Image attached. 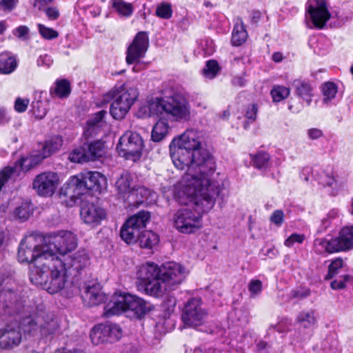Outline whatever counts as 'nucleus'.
Returning a JSON list of instances; mask_svg holds the SVG:
<instances>
[{"label":"nucleus","mask_w":353,"mask_h":353,"mask_svg":"<svg viewBox=\"0 0 353 353\" xmlns=\"http://www.w3.org/2000/svg\"><path fill=\"white\" fill-rule=\"evenodd\" d=\"M172 163L179 170L187 169L184 181L191 184L213 182L211 176L215 171V161L209 151L203 148L199 132L188 129L172 139L170 144Z\"/></svg>","instance_id":"nucleus-1"},{"label":"nucleus","mask_w":353,"mask_h":353,"mask_svg":"<svg viewBox=\"0 0 353 353\" xmlns=\"http://www.w3.org/2000/svg\"><path fill=\"white\" fill-rule=\"evenodd\" d=\"M185 192L192 197L196 209L182 208L174 214V226L183 234L194 233L202 227V214L212 209L216 199L221 201L228 196V190L223 182L213 181L207 184H191L185 181Z\"/></svg>","instance_id":"nucleus-2"},{"label":"nucleus","mask_w":353,"mask_h":353,"mask_svg":"<svg viewBox=\"0 0 353 353\" xmlns=\"http://www.w3.org/2000/svg\"><path fill=\"white\" fill-rule=\"evenodd\" d=\"M53 255V250L45 245H37L33 237H26L18 248V261L20 263H32L30 279L32 283H41L43 276V268Z\"/></svg>","instance_id":"nucleus-3"},{"label":"nucleus","mask_w":353,"mask_h":353,"mask_svg":"<svg viewBox=\"0 0 353 353\" xmlns=\"http://www.w3.org/2000/svg\"><path fill=\"white\" fill-rule=\"evenodd\" d=\"M148 108L150 117L165 114L178 122L188 121L191 119L190 105L183 97L179 94L152 99L148 101Z\"/></svg>","instance_id":"nucleus-4"},{"label":"nucleus","mask_w":353,"mask_h":353,"mask_svg":"<svg viewBox=\"0 0 353 353\" xmlns=\"http://www.w3.org/2000/svg\"><path fill=\"white\" fill-rule=\"evenodd\" d=\"M42 272L43 281L41 283H34V285L41 286L50 294L59 292L64 289H67L71 294L78 292L77 288L68 289L70 285L68 268L66 263L59 256H54L53 254L43 268Z\"/></svg>","instance_id":"nucleus-5"},{"label":"nucleus","mask_w":353,"mask_h":353,"mask_svg":"<svg viewBox=\"0 0 353 353\" xmlns=\"http://www.w3.org/2000/svg\"><path fill=\"white\" fill-rule=\"evenodd\" d=\"M149 310L146 303L141 298L129 294H114L105 306L103 316L110 317L122 312H131L136 318H141Z\"/></svg>","instance_id":"nucleus-6"},{"label":"nucleus","mask_w":353,"mask_h":353,"mask_svg":"<svg viewBox=\"0 0 353 353\" xmlns=\"http://www.w3.org/2000/svg\"><path fill=\"white\" fill-rule=\"evenodd\" d=\"M137 288L146 294L159 297L165 294V288L161 284V266L154 262L141 265L137 273Z\"/></svg>","instance_id":"nucleus-7"},{"label":"nucleus","mask_w":353,"mask_h":353,"mask_svg":"<svg viewBox=\"0 0 353 353\" xmlns=\"http://www.w3.org/2000/svg\"><path fill=\"white\" fill-rule=\"evenodd\" d=\"M21 325L25 332L41 339L52 338L59 329L58 321L49 315L23 318Z\"/></svg>","instance_id":"nucleus-8"},{"label":"nucleus","mask_w":353,"mask_h":353,"mask_svg":"<svg viewBox=\"0 0 353 353\" xmlns=\"http://www.w3.org/2000/svg\"><path fill=\"white\" fill-rule=\"evenodd\" d=\"M314 251L317 254L326 252H345L353 248V226L343 228L336 237L329 240L326 239H316L314 242Z\"/></svg>","instance_id":"nucleus-9"},{"label":"nucleus","mask_w":353,"mask_h":353,"mask_svg":"<svg viewBox=\"0 0 353 353\" xmlns=\"http://www.w3.org/2000/svg\"><path fill=\"white\" fill-rule=\"evenodd\" d=\"M139 92L136 88L123 84L117 90L112 101L110 113L115 119H123L132 105L138 98Z\"/></svg>","instance_id":"nucleus-10"},{"label":"nucleus","mask_w":353,"mask_h":353,"mask_svg":"<svg viewBox=\"0 0 353 353\" xmlns=\"http://www.w3.org/2000/svg\"><path fill=\"white\" fill-rule=\"evenodd\" d=\"M43 242L53 250L54 256H57V252L64 256L74 250L77 245L75 235L69 231H60L50 234L44 237Z\"/></svg>","instance_id":"nucleus-11"},{"label":"nucleus","mask_w":353,"mask_h":353,"mask_svg":"<svg viewBox=\"0 0 353 353\" xmlns=\"http://www.w3.org/2000/svg\"><path fill=\"white\" fill-rule=\"evenodd\" d=\"M185 277V268L180 264L170 261L161 265V285L165 293L175 290Z\"/></svg>","instance_id":"nucleus-12"},{"label":"nucleus","mask_w":353,"mask_h":353,"mask_svg":"<svg viewBox=\"0 0 353 353\" xmlns=\"http://www.w3.org/2000/svg\"><path fill=\"white\" fill-rule=\"evenodd\" d=\"M143 147V140L139 134L127 132L120 138L117 150L120 156L135 161L140 157Z\"/></svg>","instance_id":"nucleus-13"},{"label":"nucleus","mask_w":353,"mask_h":353,"mask_svg":"<svg viewBox=\"0 0 353 353\" xmlns=\"http://www.w3.org/2000/svg\"><path fill=\"white\" fill-rule=\"evenodd\" d=\"M62 145V139L60 137H54L46 141L41 154L30 155L23 157L19 161V165L21 170L28 171L33 166L40 163L43 159L50 156L60 149Z\"/></svg>","instance_id":"nucleus-14"},{"label":"nucleus","mask_w":353,"mask_h":353,"mask_svg":"<svg viewBox=\"0 0 353 353\" xmlns=\"http://www.w3.org/2000/svg\"><path fill=\"white\" fill-rule=\"evenodd\" d=\"M206 316L205 310L201 307V299L192 298L185 303L181 319L185 326L196 327L203 324Z\"/></svg>","instance_id":"nucleus-15"},{"label":"nucleus","mask_w":353,"mask_h":353,"mask_svg":"<svg viewBox=\"0 0 353 353\" xmlns=\"http://www.w3.org/2000/svg\"><path fill=\"white\" fill-rule=\"evenodd\" d=\"M103 143L99 140L85 142L74 149L69 155V159L74 163H84L94 161L102 156Z\"/></svg>","instance_id":"nucleus-16"},{"label":"nucleus","mask_w":353,"mask_h":353,"mask_svg":"<svg viewBox=\"0 0 353 353\" xmlns=\"http://www.w3.org/2000/svg\"><path fill=\"white\" fill-rule=\"evenodd\" d=\"M149 47L148 32H139L134 37L126 52V63L128 65L137 63L143 59Z\"/></svg>","instance_id":"nucleus-17"},{"label":"nucleus","mask_w":353,"mask_h":353,"mask_svg":"<svg viewBox=\"0 0 353 353\" xmlns=\"http://www.w3.org/2000/svg\"><path fill=\"white\" fill-rule=\"evenodd\" d=\"M306 10L314 26L323 29L331 18L327 5L324 0H308Z\"/></svg>","instance_id":"nucleus-18"},{"label":"nucleus","mask_w":353,"mask_h":353,"mask_svg":"<svg viewBox=\"0 0 353 353\" xmlns=\"http://www.w3.org/2000/svg\"><path fill=\"white\" fill-rule=\"evenodd\" d=\"M59 184V176L54 172H46L38 174L33 181L32 188L39 195L52 196Z\"/></svg>","instance_id":"nucleus-19"},{"label":"nucleus","mask_w":353,"mask_h":353,"mask_svg":"<svg viewBox=\"0 0 353 353\" xmlns=\"http://www.w3.org/2000/svg\"><path fill=\"white\" fill-rule=\"evenodd\" d=\"M22 339L21 327L17 324L7 325L0 330V348L9 350L18 346Z\"/></svg>","instance_id":"nucleus-20"},{"label":"nucleus","mask_w":353,"mask_h":353,"mask_svg":"<svg viewBox=\"0 0 353 353\" xmlns=\"http://www.w3.org/2000/svg\"><path fill=\"white\" fill-rule=\"evenodd\" d=\"M81 217L85 223L94 227L105 219V212L103 208L94 203H85L81 209Z\"/></svg>","instance_id":"nucleus-21"},{"label":"nucleus","mask_w":353,"mask_h":353,"mask_svg":"<svg viewBox=\"0 0 353 353\" xmlns=\"http://www.w3.org/2000/svg\"><path fill=\"white\" fill-rule=\"evenodd\" d=\"M82 176L79 173L70 177L69 181L61 188V194L75 201L87 192Z\"/></svg>","instance_id":"nucleus-22"},{"label":"nucleus","mask_w":353,"mask_h":353,"mask_svg":"<svg viewBox=\"0 0 353 353\" xmlns=\"http://www.w3.org/2000/svg\"><path fill=\"white\" fill-rule=\"evenodd\" d=\"M83 297L90 306L99 305L106 300L101 285L97 282H90L85 286Z\"/></svg>","instance_id":"nucleus-23"},{"label":"nucleus","mask_w":353,"mask_h":353,"mask_svg":"<svg viewBox=\"0 0 353 353\" xmlns=\"http://www.w3.org/2000/svg\"><path fill=\"white\" fill-rule=\"evenodd\" d=\"M88 190L101 192L105 184L106 179L99 172L86 171L80 173Z\"/></svg>","instance_id":"nucleus-24"},{"label":"nucleus","mask_w":353,"mask_h":353,"mask_svg":"<svg viewBox=\"0 0 353 353\" xmlns=\"http://www.w3.org/2000/svg\"><path fill=\"white\" fill-rule=\"evenodd\" d=\"M153 192L143 186L137 187L134 185L131 194L126 197V202L129 205H139L144 201V199H148L152 196Z\"/></svg>","instance_id":"nucleus-25"},{"label":"nucleus","mask_w":353,"mask_h":353,"mask_svg":"<svg viewBox=\"0 0 353 353\" xmlns=\"http://www.w3.org/2000/svg\"><path fill=\"white\" fill-rule=\"evenodd\" d=\"M134 185L132 175L127 172H123L115 183L117 190L123 195L125 201L126 197L131 194V190H133Z\"/></svg>","instance_id":"nucleus-26"},{"label":"nucleus","mask_w":353,"mask_h":353,"mask_svg":"<svg viewBox=\"0 0 353 353\" xmlns=\"http://www.w3.org/2000/svg\"><path fill=\"white\" fill-rule=\"evenodd\" d=\"M292 86L295 90L296 94L309 105L313 97V88L311 85L305 81L296 79L293 81Z\"/></svg>","instance_id":"nucleus-27"},{"label":"nucleus","mask_w":353,"mask_h":353,"mask_svg":"<svg viewBox=\"0 0 353 353\" xmlns=\"http://www.w3.org/2000/svg\"><path fill=\"white\" fill-rule=\"evenodd\" d=\"M68 261V263L66 264V265H68V268H67L68 270L72 268L77 272H79L88 265L89 258L85 252H78L72 256H70Z\"/></svg>","instance_id":"nucleus-28"},{"label":"nucleus","mask_w":353,"mask_h":353,"mask_svg":"<svg viewBox=\"0 0 353 353\" xmlns=\"http://www.w3.org/2000/svg\"><path fill=\"white\" fill-rule=\"evenodd\" d=\"M17 63L16 59L11 56L8 52L0 54V73L10 74L17 68Z\"/></svg>","instance_id":"nucleus-29"},{"label":"nucleus","mask_w":353,"mask_h":353,"mask_svg":"<svg viewBox=\"0 0 353 353\" xmlns=\"http://www.w3.org/2000/svg\"><path fill=\"white\" fill-rule=\"evenodd\" d=\"M140 230L131 225H127V221L121 229L120 236L121 239L127 243H132L139 239Z\"/></svg>","instance_id":"nucleus-30"},{"label":"nucleus","mask_w":353,"mask_h":353,"mask_svg":"<svg viewBox=\"0 0 353 353\" xmlns=\"http://www.w3.org/2000/svg\"><path fill=\"white\" fill-rule=\"evenodd\" d=\"M150 219V213L148 211H140L134 215L130 216L127 220V225H131L137 228L139 230L145 228L147 223Z\"/></svg>","instance_id":"nucleus-31"},{"label":"nucleus","mask_w":353,"mask_h":353,"mask_svg":"<svg viewBox=\"0 0 353 353\" xmlns=\"http://www.w3.org/2000/svg\"><path fill=\"white\" fill-rule=\"evenodd\" d=\"M169 128V125L166 121L160 120L157 122L152 131V140L159 142L163 139L168 134Z\"/></svg>","instance_id":"nucleus-32"},{"label":"nucleus","mask_w":353,"mask_h":353,"mask_svg":"<svg viewBox=\"0 0 353 353\" xmlns=\"http://www.w3.org/2000/svg\"><path fill=\"white\" fill-rule=\"evenodd\" d=\"M139 241L143 248H152L159 242V236L150 230H145L140 234Z\"/></svg>","instance_id":"nucleus-33"},{"label":"nucleus","mask_w":353,"mask_h":353,"mask_svg":"<svg viewBox=\"0 0 353 353\" xmlns=\"http://www.w3.org/2000/svg\"><path fill=\"white\" fill-rule=\"evenodd\" d=\"M247 37V31L243 23L241 21L239 23H236L232 32V43L236 46H241L246 41Z\"/></svg>","instance_id":"nucleus-34"},{"label":"nucleus","mask_w":353,"mask_h":353,"mask_svg":"<svg viewBox=\"0 0 353 353\" xmlns=\"http://www.w3.org/2000/svg\"><path fill=\"white\" fill-rule=\"evenodd\" d=\"M70 93V86L69 82L65 79L57 81L54 88L50 89V94H55L59 98L67 97Z\"/></svg>","instance_id":"nucleus-35"},{"label":"nucleus","mask_w":353,"mask_h":353,"mask_svg":"<svg viewBox=\"0 0 353 353\" xmlns=\"http://www.w3.org/2000/svg\"><path fill=\"white\" fill-rule=\"evenodd\" d=\"M32 212L33 208L31 203L26 201L15 208L14 215L21 221H24L29 219Z\"/></svg>","instance_id":"nucleus-36"},{"label":"nucleus","mask_w":353,"mask_h":353,"mask_svg":"<svg viewBox=\"0 0 353 353\" xmlns=\"http://www.w3.org/2000/svg\"><path fill=\"white\" fill-rule=\"evenodd\" d=\"M112 7L121 16L130 17L134 10L131 3H127L123 0H111Z\"/></svg>","instance_id":"nucleus-37"},{"label":"nucleus","mask_w":353,"mask_h":353,"mask_svg":"<svg viewBox=\"0 0 353 353\" xmlns=\"http://www.w3.org/2000/svg\"><path fill=\"white\" fill-rule=\"evenodd\" d=\"M296 321L302 327H310L316 323L314 312L313 310L302 311L298 315Z\"/></svg>","instance_id":"nucleus-38"},{"label":"nucleus","mask_w":353,"mask_h":353,"mask_svg":"<svg viewBox=\"0 0 353 353\" xmlns=\"http://www.w3.org/2000/svg\"><path fill=\"white\" fill-rule=\"evenodd\" d=\"M103 329V324L94 326L90 332V339L94 345L108 342Z\"/></svg>","instance_id":"nucleus-39"},{"label":"nucleus","mask_w":353,"mask_h":353,"mask_svg":"<svg viewBox=\"0 0 353 353\" xmlns=\"http://www.w3.org/2000/svg\"><path fill=\"white\" fill-rule=\"evenodd\" d=\"M103 329L106 334L108 341L113 342L119 340L121 336V329L116 324L106 323L103 324Z\"/></svg>","instance_id":"nucleus-40"},{"label":"nucleus","mask_w":353,"mask_h":353,"mask_svg":"<svg viewBox=\"0 0 353 353\" xmlns=\"http://www.w3.org/2000/svg\"><path fill=\"white\" fill-rule=\"evenodd\" d=\"M322 92L323 94V103L328 104L335 98L337 93V86L333 82H326L322 85Z\"/></svg>","instance_id":"nucleus-41"},{"label":"nucleus","mask_w":353,"mask_h":353,"mask_svg":"<svg viewBox=\"0 0 353 353\" xmlns=\"http://www.w3.org/2000/svg\"><path fill=\"white\" fill-rule=\"evenodd\" d=\"M251 159L254 165L258 169H261L268 166L270 157L267 152H259L256 154H251Z\"/></svg>","instance_id":"nucleus-42"},{"label":"nucleus","mask_w":353,"mask_h":353,"mask_svg":"<svg viewBox=\"0 0 353 353\" xmlns=\"http://www.w3.org/2000/svg\"><path fill=\"white\" fill-rule=\"evenodd\" d=\"M106 113L105 110H100L95 113L92 118L88 120L87 125L88 128L84 132L85 137L90 135L91 132L94 130V127L102 121Z\"/></svg>","instance_id":"nucleus-43"},{"label":"nucleus","mask_w":353,"mask_h":353,"mask_svg":"<svg viewBox=\"0 0 353 353\" xmlns=\"http://www.w3.org/2000/svg\"><path fill=\"white\" fill-rule=\"evenodd\" d=\"M220 70L219 65L216 61L210 60L207 61L205 66L203 69V74L208 79H214Z\"/></svg>","instance_id":"nucleus-44"},{"label":"nucleus","mask_w":353,"mask_h":353,"mask_svg":"<svg viewBox=\"0 0 353 353\" xmlns=\"http://www.w3.org/2000/svg\"><path fill=\"white\" fill-rule=\"evenodd\" d=\"M290 92V89L283 85H276L271 90L273 101L275 102H279L287 98Z\"/></svg>","instance_id":"nucleus-45"},{"label":"nucleus","mask_w":353,"mask_h":353,"mask_svg":"<svg viewBox=\"0 0 353 353\" xmlns=\"http://www.w3.org/2000/svg\"><path fill=\"white\" fill-rule=\"evenodd\" d=\"M156 14L161 19H168L172 15V6L168 3H161L157 7Z\"/></svg>","instance_id":"nucleus-46"},{"label":"nucleus","mask_w":353,"mask_h":353,"mask_svg":"<svg viewBox=\"0 0 353 353\" xmlns=\"http://www.w3.org/2000/svg\"><path fill=\"white\" fill-rule=\"evenodd\" d=\"M343 265V261L341 258H336L330 264L328 267V272L325 279L329 280L339 272V270Z\"/></svg>","instance_id":"nucleus-47"},{"label":"nucleus","mask_w":353,"mask_h":353,"mask_svg":"<svg viewBox=\"0 0 353 353\" xmlns=\"http://www.w3.org/2000/svg\"><path fill=\"white\" fill-rule=\"evenodd\" d=\"M39 32L41 35L46 39L51 40L56 39L59 36L57 31L52 28H48L42 24H38Z\"/></svg>","instance_id":"nucleus-48"},{"label":"nucleus","mask_w":353,"mask_h":353,"mask_svg":"<svg viewBox=\"0 0 353 353\" xmlns=\"http://www.w3.org/2000/svg\"><path fill=\"white\" fill-rule=\"evenodd\" d=\"M32 110L36 118L41 119L46 116L47 113V108L41 101H37L32 102Z\"/></svg>","instance_id":"nucleus-49"},{"label":"nucleus","mask_w":353,"mask_h":353,"mask_svg":"<svg viewBox=\"0 0 353 353\" xmlns=\"http://www.w3.org/2000/svg\"><path fill=\"white\" fill-rule=\"evenodd\" d=\"M350 281H353V277L350 275H344L343 276V280L333 281L331 283L330 286L333 290H341L345 288L346 283H350Z\"/></svg>","instance_id":"nucleus-50"},{"label":"nucleus","mask_w":353,"mask_h":353,"mask_svg":"<svg viewBox=\"0 0 353 353\" xmlns=\"http://www.w3.org/2000/svg\"><path fill=\"white\" fill-rule=\"evenodd\" d=\"M30 100L28 99H22L18 97L14 102V110L17 112H24L29 105Z\"/></svg>","instance_id":"nucleus-51"},{"label":"nucleus","mask_w":353,"mask_h":353,"mask_svg":"<svg viewBox=\"0 0 353 353\" xmlns=\"http://www.w3.org/2000/svg\"><path fill=\"white\" fill-rule=\"evenodd\" d=\"M248 290L252 295L259 294L262 290V282L260 280H252L248 285Z\"/></svg>","instance_id":"nucleus-52"},{"label":"nucleus","mask_w":353,"mask_h":353,"mask_svg":"<svg viewBox=\"0 0 353 353\" xmlns=\"http://www.w3.org/2000/svg\"><path fill=\"white\" fill-rule=\"evenodd\" d=\"M270 220L274 224L280 226L284 220V213L282 210L274 211L270 217Z\"/></svg>","instance_id":"nucleus-53"},{"label":"nucleus","mask_w":353,"mask_h":353,"mask_svg":"<svg viewBox=\"0 0 353 353\" xmlns=\"http://www.w3.org/2000/svg\"><path fill=\"white\" fill-rule=\"evenodd\" d=\"M258 108L256 104L249 105L246 110L245 117L250 121L254 122L256 119Z\"/></svg>","instance_id":"nucleus-54"},{"label":"nucleus","mask_w":353,"mask_h":353,"mask_svg":"<svg viewBox=\"0 0 353 353\" xmlns=\"http://www.w3.org/2000/svg\"><path fill=\"white\" fill-rule=\"evenodd\" d=\"M18 0H1L0 1V10L3 11H11L15 7Z\"/></svg>","instance_id":"nucleus-55"},{"label":"nucleus","mask_w":353,"mask_h":353,"mask_svg":"<svg viewBox=\"0 0 353 353\" xmlns=\"http://www.w3.org/2000/svg\"><path fill=\"white\" fill-rule=\"evenodd\" d=\"M304 240V235L299 234L296 233H294L291 234L285 241V245L287 247H291L294 243H302Z\"/></svg>","instance_id":"nucleus-56"},{"label":"nucleus","mask_w":353,"mask_h":353,"mask_svg":"<svg viewBox=\"0 0 353 353\" xmlns=\"http://www.w3.org/2000/svg\"><path fill=\"white\" fill-rule=\"evenodd\" d=\"M29 28L26 26H20L15 28L12 33L13 34L19 39H26V37L29 34Z\"/></svg>","instance_id":"nucleus-57"},{"label":"nucleus","mask_w":353,"mask_h":353,"mask_svg":"<svg viewBox=\"0 0 353 353\" xmlns=\"http://www.w3.org/2000/svg\"><path fill=\"white\" fill-rule=\"evenodd\" d=\"M44 12L50 20H55L59 17V12L56 7H48Z\"/></svg>","instance_id":"nucleus-58"},{"label":"nucleus","mask_w":353,"mask_h":353,"mask_svg":"<svg viewBox=\"0 0 353 353\" xmlns=\"http://www.w3.org/2000/svg\"><path fill=\"white\" fill-rule=\"evenodd\" d=\"M38 66H47L50 67L52 63V60L50 56L45 54L43 55H40L37 61Z\"/></svg>","instance_id":"nucleus-59"},{"label":"nucleus","mask_w":353,"mask_h":353,"mask_svg":"<svg viewBox=\"0 0 353 353\" xmlns=\"http://www.w3.org/2000/svg\"><path fill=\"white\" fill-rule=\"evenodd\" d=\"M308 136L312 139H316L321 137L323 134L322 131L317 128H312L308 130Z\"/></svg>","instance_id":"nucleus-60"},{"label":"nucleus","mask_w":353,"mask_h":353,"mask_svg":"<svg viewBox=\"0 0 353 353\" xmlns=\"http://www.w3.org/2000/svg\"><path fill=\"white\" fill-rule=\"evenodd\" d=\"M10 119L7 115L6 110L4 108H0V124H5L9 121Z\"/></svg>","instance_id":"nucleus-61"},{"label":"nucleus","mask_w":353,"mask_h":353,"mask_svg":"<svg viewBox=\"0 0 353 353\" xmlns=\"http://www.w3.org/2000/svg\"><path fill=\"white\" fill-rule=\"evenodd\" d=\"M232 83L234 86L243 87L245 85V80L242 77H235L232 79Z\"/></svg>","instance_id":"nucleus-62"},{"label":"nucleus","mask_w":353,"mask_h":353,"mask_svg":"<svg viewBox=\"0 0 353 353\" xmlns=\"http://www.w3.org/2000/svg\"><path fill=\"white\" fill-rule=\"evenodd\" d=\"M334 182V179L329 175L325 176V179H322L320 181V183H321L323 185H327L331 186Z\"/></svg>","instance_id":"nucleus-63"},{"label":"nucleus","mask_w":353,"mask_h":353,"mask_svg":"<svg viewBox=\"0 0 353 353\" xmlns=\"http://www.w3.org/2000/svg\"><path fill=\"white\" fill-rule=\"evenodd\" d=\"M308 296V293H302L298 291H292L291 292V296L292 298H304Z\"/></svg>","instance_id":"nucleus-64"}]
</instances>
